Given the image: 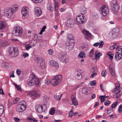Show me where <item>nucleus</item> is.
I'll return each instance as SVG.
<instances>
[{
    "label": "nucleus",
    "instance_id": "f257e3e1",
    "mask_svg": "<svg viewBox=\"0 0 122 122\" xmlns=\"http://www.w3.org/2000/svg\"><path fill=\"white\" fill-rule=\"evenodd\" d=\"M74 36L72 34H69L67 35V40L66 44L67 46V48L70 50H71L74 46Z\"/></svg>",
    "mask_w": 122,
    "mask_h": 122
},
{
    "label": "nucleus",
    "instance_id": "f03ea898",
    "mask_svg": "<svg viewBox=\"0 0 122 122\" xmlns=\"http://www.w3.org/2000/svg\"><path fill=\"white\" fill-rule=\"evenodd\" d=\"M18 5H13L11 8H7L5 10V14L7 17H12L13 13L17 10Z\"/></svg>",
    "mask_w": 122,
    "mask_h": 122
},
{
    "label": "nucleus",
    "instance_id": "7ed1b4c3",
    "mask_svg": "<svg viewBox=\"0 0 122 122\" xmlns=\"http://www.w3.org/2000/svg\"><path fill=\"white\" fill-rule=\"evenodd\" d=\"M61 75H58L51 80V83L53 86H55L59 84L61 82Z\"/></svg>",
    "mask_w": 122,
    "mask_h": 122
},
{
    "label": "nucleus",
    "instance_id": "20e7f679",
    "mask_svg": "<svg viewBox=\"0 0 122 122\" xmlns=\"http://www.w3.org/2000/svg\"><path fill=\"white\" fill-rule=\"evenodd\" d=\"M115 88L113 89L112 92L113 93H115L116 95V98H117L118 97L121 96V94L122 93V91L120 89V85L117 83L115 84Z\"/></svg>",
    "mask_w": 122,
    "mask_h": 122
},
{
    "label": "nucleus",
    "instance_id": "39448f33",
    "mask_svg": "<svg viewBox=\"0 0 122 122\" xmlns=\"http://www.w3.org/2000/svg\"><path fill=\"white\" fill-rule=\"evenodd\" d=\"M22 31L23 29L22 28L17 27L13 29L12 33L15 36H21Z\"/></svg>",
    "mask_w": 122,
    "mask_h": 122
},
{
    "label": "nucleus",
    "instance_id": "423d86ee",
    "mask_svg": "<svg viewBox=\"0 0 122 122\" xmlns=\"http://www.w3.org/2000/svg\"><path fill=\"white\" fill-rule=\"evenodd\" d=\"M47 108L46 104H43L42 105H38L36 106L35 107L36 110L38 112L40 113H41L46 111Z\"/></svg>",
    "mask_w": 122,
    "mask_h": 122
},
{
    "label": "nucleus",
    "instance_id": "0eeeda50",
    "mask_svg": "<svg viewBox=\"0 0 122 122\" xmlns=\"http://www.w3.org/2000/svg\"><path fill=\"white\" fill-rule=\"evenodd\" d=\"M9 51L10 54L13 57L16 56L18 53V48H14L13 46H11L10 47Z\"/></svg>",
    "mask_w": 122,
    "mask_h": 122
},
{
    "label": "nucleus",
    "instance_id": "6e6552de",
    "mask_svg": "<svg viewBox=\"0 0 122 122\" xmlns=\"http://www.w3.org/2000/svg\"><path fill=\"white\" fill-rule=\"evenodd\" d=\"M119 32V29L118 28L114 29L112 30L109 33L108 36L109 38L113 39L116 37L118 33Z\"/></svg>",
    "mask_w": 122,
    "mask_h": 122
},
{
    "label": "nucleus",
    "instance_id": "1a4fd4ad",
    "mask_svg": "<svg viewBox=\"0 0 122 122\" xmlns=\"http://www.w3.org/2000/svg\"><path fill=\"white\" fill-rule=\"evenodd\" d=\"M100 11L103 16H105L108 13L109 10L107 6L104 5L101 7Z\"/></svg>",
    "mask_w": 122,
    "mask_h": 122
},
{
    "label": "nucleus",
    "instance_id": "9d476101",
    "mask_svg": "<svg viewBox=\"0 0 122 122\" xmlns=\"http://www.w3.org/2000/svg\"><path fill=\"white\" fill-rule=\"evenodd\" d=\"M77 21L80 24H83L86 21V18H84L82 13H81L77 16L76 18Z\"/></svg>",
    "mask_w": 122,
    "mask_h": 122
},
{
    "label": "nucleus",
    "instance_id": "9b49d317",
    "mask_svg": "<svg viewBox=\"0 0 122 122\" xmlns=\"http://www.w3.org/2000/svg\"><path fill=\"white\" fill-rule=\"evenodd\" d=\"M61 62L66 63H68L69 61V56L65 52H64V53L62 52L61 55Z\"/></svg>",
    "mask_w": 122,
    "mask_h": 122
},
{
    "label": "nucleus",
    "instance_id": "f8f14e48",
    "mask_svg": "<svg viewBox=\"0 0 122 122\" xmlns=\"http://www.w3.org/2000/svg\"><path fill=\"white\" fill-rule=\"evenodd\" d=\"M114 58L116 61L119 60L122 58V47L116 53Z\"/></svg>",
    "mask_w": 122,
    "mask_h": 122
},
{
    "label": "nucleus",
    "instance_id": "ddd939ff",
    "mask_svg": "<svg viewBox=\"0 0 122 122\" xmlns=\"http://www.w3.org/2000/svg\"><path fill=\"white\" fill-rule=\"evenodd\" d=\"M29 10V9L26 6H24L23 7L21 12L22 15V18H25L28 16V12Z\"/></svg>",
    "mask_w": 122,
    "mask_h": 122
},
{
    "label": "nucleus",
    "instance_id": "4468645a",
    "mask_svg": "<svg viewBox=\"0 0 122 122\" xmlns=\"http://www.w3.org/2000/svg\"><path fill=\"white\" fill-rule=\"evenodd\" d=\"M36 61L40 64L39 66L42 69L46 68L45 62L43 61L42 58H39L38 57H37Z\"/></svg>",
    "mask_w": 122,
    "mask_h": 122
},
{
    "label": "nucleus",
    "instance_id": "2eb2a0df",
    "mask_svg": "<svg viewBox=\"0 0 122 122\" xmlns=\"http://www.w3.org/2000/svg\"><path fill=\"white\" fill-rule=\"evenodd\" d=\"M27 95L31 96H33L36 98L39 97H40V94H38L37 91L36 90L32 91L27 94Z\"/></svg>",
    "mask_w": 122,
    "mask_h": 122
},
{
    "label": "nucleus",
    "instance_id": "dca6fc26",
    "mask_svg": "<svg viewBox=\"0 0 122 122\" xmlns=\"http://www.w3.org/2000/svg\"><path fill=\"white\" fill-rule=\"evenodd\" d=\"M82 72L81 71L78 70L76 71L74 73V75L75 77L79 80L81 79L82 78Z\"/></svg>",
    "mask_w": 122,
    "mask_h": 122
},
{
    "label": "nucleus",
    "instance_id": "f3484780",
    "mask_svg": "<svg viewBox=\"0 0 122 122\" xmlns=\"http://www.w3.org/2000/svg\"><path fill=\"white\" fill-rule=\"evenodd\" d=\"M26 107L23 105L18 104L16 107V110L19 112H21L24 111Z\"/></svg>",
    "mask_w": 122,
    "mask_h": 122
},
{
    "label": "nucleus",
    "instance_id": "a211bd4d",
    "mask_svg": "<svg viewBox=\"0 0 122 122\" xmlns=\"http://www.w3.org/2000/svg\"><path fill=\"white\" fill-rule=\"evenodd\" d=\"M35 13L37 16H39L41 15L42 13V11L41 9L37 7L35 8Z\"/></svg>",
    "mask_w": 122,
    "mask_h": 122
},
{
    "label": "nucleus",
    "instance_id": "6ab92c4d",
    "mask_svg": "<svg viewBox=\"0 0 122 122\" xmlns=\"http://www.w3.org/2000/svg\"><path fill=\"white\" fill-rule=\"evenodd\" d=\"M109 69L110 71L111 74L114 76L115 75V72L114 69V67L113 66L112 64H110L109 66Z\"/></svg>",
    "mask_w": 122,
    "mask_h": 122
},
{
    "label": "nucleus",
    "instance_id": "aec40b11",
    "mask_svg": "<svg viewBox=\"0 0 122 122\" xmlns=\"http://www.w3.org/2000/svg\"><path fill=\"white\" fill-rule=\"evenodd\" d=\"M32 76V80L34 82L35 84L36 85H38L39 83V79L34 74H33Z\"/></svg>",
    "mask_w": 122,
    "mask_h": 122
},
{
    "label": "nucleus",
    "instance_id": "412c9836",
    "mask_svg": "<svg viewBox=\"0 0 122 122\" xmlns=\"http://www.w3.org/2000/svg\"><path fill=\"white\" fill-rule=\"evenodd\" d=\"M71 98L73 104L75 106H77L78 105V103L77 102L76 98L74 97V95H72L71 96Z\"/></svg>",
    "mask_w": 122,
    "mask_h": 122
},
{
    "label": "nucleus",
    "instance_id": "4be33fe9",
    "mask_svg": "<svg viewBox=\"0 0 122 122\" xmlns=\"http://www.w3.org/2000/svg\"><path fill=\"white\" fill-rule=\"evenodd\" d=\"M82 32L84 35H86L87 37L89 38L91 36V34L86 30L83 29L82 30Z\"/></svg>",
    "mask_w": 122,
    "mask_h": 122
},
{
    "label": "nucleus",
    "instance_id": "5701e85b",
    "mask_svg": "<svg viewBox=\"0 0 122 122\" xmlns=\"http://www.w3.org/2000/svg\"><path fill=\"white\" fill-rule=\"evenodd\" d=\"M119 6L117 3H116L113 6V10L114 12H117L119 9Z\"/></svg>",
    "mask_w": 122,
    "mask_h": 122
},
{
    "label": "nucleus",
    "instance_id": "b1692460",
    "mask_svg": "<svg viewBox=\"0 0 122 122\" xmlns=\"http://www.w3.org/2000/svg\"><path fill=\"white\" fill-rule=\"evenodd\" d=\"M5 22L3 21H0V29H4L6 27Z\"/></svg>",
    "mask_w": 122,
    "mask_h": 122
},
{
    "label": "nucleus",
    "instance_id": "393cba45",
    "mask_svg": "<svg viewBox=\"0 0 122 122\" xmlns=\"http://www.w3.org/2000/svg\"><path fill=\"white\" fill-rule=\"evenodd\" d=\"M50 64L52 66H55V67L56 68L59 67V66L58 64L57 63H56V62L53 60H52L51 61Z\"/></svg>",
    "mask_w": 122,
    "mask_h": 122
},
{
    "label": "nucleus",
    "instance_id": "a878e982",
    "mask_svg": "<svg viewBox=\"0 0 122 122\" xmlns=\"http://www.w3.org/2000/svg\"><path fill=\"white\" fill-rule=\"evenodd\" d=\"M73 21L72 19H68L67 21L66 25L67 26H70L72 25Z\"/></svg>",
    "mask_w": 122,
    "mask_h": 122
},
{
    "label": "nucleus",
    "instance_id": "bb28decb",
    "mask_svg": "<svg viewBox=\"0 0 122 122\" xmlns=\"http://www.w3.org/2000/svg\"><path fill=\"white\" fill-rule=\"evenodd\" d=\"M102 55V54L101 53L96 52L95 54V59H99L100 58V56Z\"/></svg>",
    "mask_w": 122,
    "mask_h": 122
},
{
    "label": "nucleus",
    "instance_id": "cd10ccee",
    "mask_svg": "<svg viewBox=\"0 0 122 122\" xmlns=\"http://www.w3.org/2000/svg\"><path fill=\"white\" fill-rule=\"evenodd\" d=\"M49 100V97L47 96H44L43 97V101L44 103V104H46L48 102Z\"/></svg>",
    "mask_w": 122,
    "mask_h": 122
},
{
    "label": "nucleus",
    "instance_id": "c85d7f7f",
    "mask_svg": "<svg viewBox=\"0 0 122 122\" xmlns=\"http://www.w3.org/2000/svg\"><path fill=\"white\" fill-rule=\"evenodd\" d=\"M82 48L83 51H86L88 50V45L86 43L84 44L83 46H82Z\"/></svg>",
    "mask_w": 122,
    "mask_h": 122
},
{
    "label": "nucleus",
    "instance_id": "c756f323",
    "mask_svg": "<svg viewBox=\"0 0 122 122\" xmlns=\"http://www.w3.org/2000/svg\"><path fill=\"white\" fill-rule=\"evenodd\" d=\"M13 84L14 85L15 88H17L18 90L20 92L22 91L21 86L20 85H18L15 83H14Z\"/></svg>",
    "mask_w": 122,
    "mask_h": 122
},
{
    "label": "nucleus",
    "instance_id": "7c9ffc66",
    "mask_svg": "<svg viewBox=\"0 0 122 122\" xmlns=\"http://www.w3.org/2000/svg\"><path fill=\"white\" fill-rule=\"evenodd\" d=\"M107 54L109 56V58L110 59L112 60L113 59V53L109 52L107 53Z\"/></svg>",
    "mask_w": 122,
    "mask_h": 122
},
{
    "label": "nucleus",
    "instance_id": "2f4dec72",
    "mask_svg": "<svg viewBox=\"0 0 122 122\" xmlns=\"http://www.w3.org/2000/svg\"><path fill=\"white\" fill-rule=\"evenodd\" d=\"M78 56L79 58H82L85 57V55L83 52L81 51L79 53Z\"/></svg>",
    "mask_w": 122,
    "mask_h": 122
},
{
    "label": "nucleus",
    "instance_id": "473e14b6",
    "mask_svg": "<svg viewBox=\"0 0 122 122\" xmlns=\"http://www.w3.org/2000/svg\"><path fill=\"white\" fill-rule=\"evenodd\" d=\"M2 65L3 67L7 68L9 67V64L7 62H4L2 63Z\"/></svg>",
    "mask_w": 122,
    "mask_h": 122
},
{
    "label": "nucleus",
    "instance_id": "72a5a7b5",
    "mask_svg": "<svg viewBox=\"0 0 122 122\" xmlns=\"http://www.w3.org/2000/svg\"><path fill=\"white\" fill-rule=\"evenodd\" d=\"M105 95L103 96H100L99 97V99H101V102L102 103L105 100Z\"/></svg>",
    "mask_w": 122,
    "mask_h": 122
},
{
    "label": "nucleus",
    "instance_id": "f704fd0d",
    "mask_svg": "<svg viewBox=\"0 0 122 122\" xmlns=\"http://www.w3.org/2000/svg\"><path fill=\"white\" fill-rule=\"evenodd\" d=\"M94 51L93 49L91 50L89 52V56L90 57H92L94 54Z\"/></svg>",
    "mask_w": 122,
    "mask_h": 122
},
{
    "label": "nucleus",
    "instance_id": "c9c22d12",
    "mask_svg": "<svg viewBox=\"0 0 122 122\" xmlns=\"http://www.w3.org/2000/svg\"><path fill=\"white\" fill-rule=\"evenodd\" d=\"M81 11L84 14H85L86 12V9L84 7H82L81 10Z\"/></svg>",
    "mask_w": 122,
    "mask_h": 122
},
{
    "label": "nucleus",
    "instance_id": "e433bc0d",
    "mask_svg": "<svg viewBox=\"0 0 122 122\" xmlns=\"http://www.w3.org/2000/svg\"><path fill=\"white\" fill-rule=\"evenodd\" d=\"M32 79L31 80L29 81L28 83V85L30 86H33L34 85V83L33 82V80H32Z\"/></svg>",
    "mask_w": 122,
    "mask_h": 122
},
{
    "label": "nucleus",
    "instance_id": "4c0bfd02",
    "mask_svg": "<svg viewBox=\"0 0 122 122\" xmlns=\"http://www.w3.org/2000/svg\"><path fill=\"white\" fill-rule=\"evenodd\" d=\"M55 112V110L54 108H52L51 109L50 111H49V113L51 115H53Z\"/></svg>",
    "mask_w": 122,
    "mask_h": 122
},
{
    "label": "nucleus",
    "instance_id": "58836bf2",
    "mask_svg": "<svg viewBox=\"0 0 122 122\" xmlns=\"http://www.w3.org/2000/svg\"><path fill=\"white\" fill-rule=\"evenodd\" d=\"M19 104L21 105H23V106H24L25 107H26V103L25 101L24 100L21 101L20 102Z\"/></svg>",
    "mask_w": 122,
    "mask_h": 122
},
{
    "label": "nucleus",
    "instance_id": "ea45409f",
    "mask_svg": "<svg viewBox=\"0 0 122 122\" xmlns=\"http://www.w3.org/2000/svg\"><path fill=\"white\" fill-rule=\"evenodd\" d=\"M96 82L95 80L91 81L90 82V85L92 86H94L95 85Z\"/></svg>",
    "mask_w": 122,
    "mask_h": 122
},
{
    "label": "nucleus",
    "instance_id": "a19ab883",
    "mask_svg": "<svg viewBox=\"0 0 122 122\" xmlns=\"http://www.w3.org/2000/svg\"><path fill=\"white\" fill-rule=\"evenodd\" d=\"M97 67H93L91 69V71L92 73H94V72H96L97 71Z\"/></svg>",
    "mask_w": 122,
    "mask_h": 122
},
{
    "label": "nucleus",
    "instance_id": "79ce46f5",
    "mask_svg": "<svg viewBox=\"0 0 122 122\" xmlns=\"http://www.w3.org/2000/svg\"><path fill=\"white\" fill-rule=\"evenodd\" d=\"M117 102H113L111 108H115L117 104Z\"/></svg>",
    "mask_w": 122,
    "mask_h": 122
},
{
    "label": "nucleus",
    "instance_id": "37998d69",
    "mask_svg": "<svg viewBox=\"0 0 122 122\" xmlns=\"http://www.w3.org/2000/svg\"><path fill=\"white\" fill-rule=\"evenodd\" d=\"M122 105H120L118 108V112L119 113H120L122 112Z\"/></svg>",
    "mask_w": 122,
    "mask_h": 122
},
{
    "label": "nucleus",
    "instance_id": "c03bdc74",
    "mask_svg": "<svg viewBox=\"0 0 122 122\" xmlns=\"http://www.w3.org/2000/svg\"><path fill=\"white\" fill-rule=\"evenodd\" d=\"M107 71L106 70H103L102 72V75L103 76H105L107 74Z\"/></svg>",
    "mask_w": 122,
    "mask_h": 122
},
{
    "label": "nucleus",
    "instance_id": "a18cd8bd",
    "mask_svg": "<svg viewBox=\"0 0 122 122\" xmlns=\"http://www.w3.org/2000/svg\"><path fill=\"white\" fill-rule=\"evenodd\" d=\"M111 102L108 100H106L104 102V104L105 105L108 106L110 103Z\"/></svg>",
    "mask_w": 122,
    "mask_h": 122
},
{
    "label": "nucleus",
    "instance_id": "49530a36",
    "mask_svg": "<svg viewBox=\"0 0 122 122\" xmlns=\"http://www.w3.org/2000/svg\"><path fill=\"white\" fill-rule=\"evenodd\" d=\"M26 49L27 50H28L30 48H31V46L30 44H27L25 46Z\"/></svg>",
    "mask_w": 122,
    "mask_h": 122
},
{
    "label": "nucleus",
    "instance_id": "de8ad7c7",
    "mask_svg": "<svg viewBox=\"0 0 122 122\" xmlns=\"http://www.w3.org/2000/svg\"><path fill=\"white\" fill-rule=\"evenodd\" d=\"M58 1H57L56 2V1H55V10H56V9H57V8H58V3L57 2Z\"/></svg>",
    "mask_w": 122,
    "mask_h": 122
},
{
    "label": "nucleus",
    "instance_id": "09e8293b",
    "mask_svg": "<svg viewBox=\"0 0 122 122\" xmlns=\"http://www.w3.org/2000/svg\"><path fill=\"white\" fill-rule=\"evenodd\" d=\"M87 88L85 87L83 88H82V91L83 92V93L85 94L86 95H87L88 94V93H85V91H86Z\"/></svg>",
    "mask_w": 122,
    "mask_h": 122
},
{
    "label": "nucleus",
    "instance_id": "8fccbe9b",
    "mask_svg": "<svg viewBox=\"0 0 122 122\" xmlns=\"http://www.w3.org/2000/svg\"><path fill=\"white\" fill-rule=\"evenodd\" d=\"M61 97V95L59 96L58 95L54 97L55 99L57 100H58L59 101L60 99V98Z\"/></svg>",
    "mask_w": 122,
    "mask_h": 122
},
{
    "label": "nucleus",
    "instance_id": "3c124183",
    "mask_svg": "<svg viewBox=\"0 0 122 122\" xmlns=\"http://www.w3.org/2000/svg\"><path fill=\"white\" fill-rule=\"evenodd\" d=\"M36 3H40L42 2V0H32Z\"/></svg>",
    "mask_w": 122,
    "mask_h": 122
},
{
    "label": "nucleus",
    "instance_id": "603ef678",
    "mask_svg": "<svg viewBox=\"0 0 122 122\" xmlns=\"http://www.w3.org/2000/svg\"><path fill=\"white\" fill-rule=\"evenodd\" d=\"M99 43V47L100 48L102 47L104 44V42L103 41H101L100 43Z\"/></svg>",
    "mask_w": 122,
    "mask_h": 122
},
{
    "label": "nucleus",
    "instance_id": "864d4df0",
    "mask_svg": "<svg viewBox=\"0 0 122 122\" xmlns=\"http://www.w3.org/2000/svg\"><path fill=\"white\" fill-rule=\"evenodd\" d=\"M47 8L48 9L52 11V10L53 9L52 7V6L51 5H49L47 7Z\"/></svg>",
    "mask_w": 122,
    "mask_h": 122
},
{
    "label": "nucleus",
    "instance_id": "5fc2aeb1",
    "mask_svg": "<svg viewBox=\"0 0 122 122\" xmlns=\"http://www.w3.org/2000/svg\"><path fill=\"white\" fill-rule=\"evenodd\" d=\"M74 113H73V112L71 111L69 112V116L70 117H72Z\"/></svg>",
    "mask_w": 122,
    "mask_h": 122
},
{
    "label": "nucleus",
    "instance_id": "6e6d98bb",
    "mask_svg": "<svg viewBox=\"0 0 122 122\" xmlns=\"http://www.w3.org/2000/svg\"><path fill=\"white\" fill-rule=\"evenodd\" d=\"M97 75V73L96 72L93 73L91 75V76H90V77L93 78L96 75Z\"/></svg>",
    "mask_w": 122,
    "mask_h": 122
},
{
    "label": "nucleus",
    "instance_id": "4d7b16f0",
    "mask_svg": "<svg viewBox=\"0 0 122 122\" xmlns=\"http://www.w3.org/2000/svg\"><path fill=\"white\" fill-rule=\"evenodd\" d=\"M14 119L15 121L16 122H18L20 121V119L16 117H15L14 118Z\"/></svg>",
    "mask_w": 122,
    "mask_h": 122
},
{
    "label": "nucleus",
    "instance_id": "13d9d810",
    "mask_svg": "<svg viewBox=\"0 0 122 122\" xmlns=\"http://www.w3.org/2000/svg\"><path fill=\"white\" fill-rule=\"evenodd\" d=\"M16 73L17 75H20V74L21 71L19 69H17L16 70Z\"/></svg>",
    "mask_w": 122,
    "mask_h": 122
},
{
    "label": "nucleus",
    "instance_id": "bf43d9fd",
    "mask_svg": "<svg viewBox=\"0 0 122 122\" xmlns=\"http://www.w3.org/2000/svg\"><path fill=\"white\" fill-rule=\"evenodd\" d=\"M53 51L51 49L49 50L48 51V52L49 54L50 55H52L53 53Z\"/></svg>",
    "mask_w": 122,
    "mask_h": 122
},
{
    "label": "nucleus",
    "instance_id": "052dcab7",
    "mask_svg": "<svg viewBox=\"0 0 122 122\" xmlns=\"http://www.w3.org/2000/svg\"><path fill=\"white\" fill-rule=\"evenodd\" d=\"M109 116L111 117L112 118H116L117 117V116L116 115L114 114L110 115H109Z\"/></svg>",
    "mask_w": 122,
    "mask_h": 122
},
{
    "label": "nucleus",
    "instance_id": "680f3d73",
    "mask_svg": "<svg viewBox=\"0 0 122 122\" xmlns=\"http://www.w3.org/2000/svg\"><path fill=\"white\" fill-rule=\"evenodd\" d=\"M100 87L102 91H104V89L103 88V86L102 84H100Z\"/></svg>",
    "mask_w": 122,
    "mask_h": 122
},
{
    "label": "nucleus",
    "instance_id": "e2e57ef3",
    "mask_svg": "<svg viewBox=\"0 0 122 122\" xmlns=\"http://www.w3.org/2000/svg\"><path fill=\"white\" fill-rule=\"evenodd\" d=\"M46 28V26L45 25L44 26H43L41 30L43 32L45 31V29Z\"/></svg>",
    "mask_w": 122,
    "mask_h": 122
},
{
    "label": "nucleus",
    "instance_id": "0e129e2a",
    "mask_svg": "<svg viewBox=\"0 0 122 122\" xmlns=\"http://www.w3.org/2000/svg\"><path fill=\"white\" fill-rule=\"evenodd\" d=\"M0 109L4 111V107L1 104H0Z\"/></svg>",
    "mask_w": 122,
    "mask_h": 122
},
{
    "label": "nucleus",
    "instance_id": "69168bd1",
    "mask_svg": "<svg viewBox=\"0 0 122 122\" xmlns=\"http://www.w3.org/2000/svg\"><path fill=\"white\" fill-rule=\"evenodd\" d=\"M50 82L51 81H50L49 80H47L45 82L46 84L47 85L49 84L50 83Z\"/></svg>",
    "mask_w": 122,
    "mask_h": 122
},
{
    "label": "nucleus",
    "instance_id": "338daca9",
    "mask_svg": "<svg viewBox=\"0 0 122 122\" xmlns=\"http://www.w3.org/2000/svg\"><path fill=\"white\" fill-rule=\"evenodd\" d=\"M115 48V46H111L110 47V49L111 50L114 49Z\"/></svg>",
    "mask_w": 122,
    "mask_h": 122
},
{
    "label": "nucleus",
    "instance_id": "774afa93",
    "mask_svg": "<svg viewBox=\"0 0 122 122\" xmlns=\"http://www.w3.org/2000/svg\"><path fill=\"white\" fill-rule=\"evenodd\" d=\"M102 117V116H100V115H97L96 117V118L97 119H99V118H101Z\"/></svg>",
    "mask_w": 122,
    "mask_h": 122
}]
</instances>
